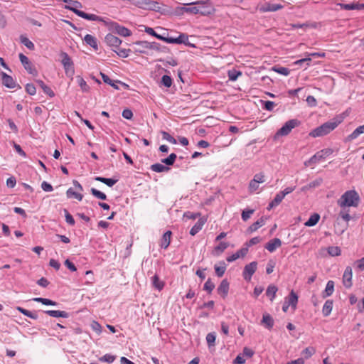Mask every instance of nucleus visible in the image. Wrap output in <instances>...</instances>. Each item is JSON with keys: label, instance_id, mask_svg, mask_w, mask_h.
Segmentation results:
<instances>
[{"label": "nucleus", "instance_id": "f257e3e1", "mask_svg": "<svg viewBox=\"0 0 364 364\" xmlns=\"http://www.w3.org/2000/svg\"><path fill=\"white\" fill-rule=\"evenodd\" d=\"M341 122V120L333 119L311 130L309 136L314 138L326 136L334 130Z\"/></svg>", "mask_w": 364, "mask_h": 364}, {"label": "nucleus", "instance_id": "f03ea898", "mask_svg": "<svg viewBox=\"0 0 364 364\" xmlns=\"http://www.w3.org/2000/svg\"><path fill=\"white\" fill-rule=\"evenodd\" d=\"M360 203V196L354 190L345 192L338 200L341 207H358Z\"/></svg>", "mask_w": 364, "mask_h": 364}, {"label": "nucleus", "instance_id": "7ed1b4c3", "mask_svg": "<svg viewBox=\"0 0 364 364\" xmlns=\"http://www.w3.org/2000/svg\"><path fill=\"white\" fill-rule=\"evenodd\" d=\"M79 8H82V4L77 1H70L68 5L65 6V9L67 10L72 11L78 16L90 21H102V18L95 14H87L82 11L79 10Z\"/></svg>", "mask_w": 364, "mask_h": 364}, {"label": "nucleus", "instance_id": "20e7f679", "mask_svg": "<svg viewBox=\"0 0 364 364\" xmlns=\"http://www.w3.org/2000/svg\"><path fill=\"white\" fill-rule=\"evenodd\" d=\"M60 56L66 76L73 79V75H75V68L73 61L72 60L71 58L68 55V54L65 52H61L60 53Z\"/></svg>", "mask_w": 364, "mask_h": 364}, {"label": "nucleus", "instance_id": "39448f33", "mask_svg": "<svg viewBox=\"0 0 364 364\" xmlns=\"http://www.w3.org/2000/svg\"><path fill=\"white\" fill-rule=\"evenodd\" d=\"M300 124V122L298 119H294L287 121L282 128H280L275 134V137L277 136H287L288 135L292 129L298 127Z\"/></svg>", "mask_w": 364, "mask_h": 364}, {"label": "nucleus", "instance_id": "423d86ee", "mask_svg": "<svg viewBox=\"0 0 364 364\" xmlns=\"http://www.w3.org/2000/svg\"><path fill=\"white\" fill-rule=\"evenodd\" d=\"M333 149L328 148L321 150L318 151L316 154H314L312 157L309 159V161L304 163L306 166H310L311 164H315L320 160L325 159L326 156L332 154Z\"/></svg>", "mask_w": 364, "mask_h": 364}, {"label": "nucleus", "instance_id": "0eeeda50", "mask_svg": "<svg viewBox=\"0 0 364 364\" xmlns=\"http://www.w3.org/2000/svg\"><path fill=\"white\" fill-rule=\"evenodd\" d=\"M248 251H249V245H248V243L246 242L245 244L244 247H242L240 250L237 251L235 254H232V255L228 257L227 261L228 262H232L239 258H242L248 253Z\"/></svg>", "mask_w": 364, "mask_h": 364}, {"label": "nucleus", "instance_id": "6e6552de", "mask_svg": "<svg viewBox=\"0 0 364 364\" xmlns=\"http://www.w3.org/2000/svg\"><path fill=\"white\" fill-rule=\"evenodd\" d=\"M133 5L143 9H150L155 6L156 2L149 0H128Z\"/></svg>", "mask_w": 364, "mask_h": 364}, {"label": "nucleus", "instance_id": "1a4fd4ad", "mask_svg": "<svg viewBox=\"0 0 364 364\" xmlns=\"http://www.w3.org/2000/svg\"><path fill=\"white\" fill-rule=\"evenodd\" d=\"M19 60L21 63H22L24 68L30 73L33 75H36L37 71L33 68L32 63L29 60V59L23 53L19 54Z\"/></svg>", "mask_w": 364, "mask_h": 364}, {"label": "nucleus", "instance_id": "9d476101", "mask_svg": "<svg viewBox=\"0 0 364 364\" xmlns=\"http://www.w3.org/2000/svg\"><path fill=\"white\" fill-rule=\"evenodd\" d=\"M105 41L107 46L117 48L122 43V41L112 33H108L105 38Z\"/></svg>", "mask_w": 364, "mask_h": 364}, {"label": "nucleus", "instance_id": "9b49d317", "mask_svg": "<svg viewBox=\"0 0 364 364\" xmlns=\"http://www.w3.org/2000/svg\"><path fill=\"white\" fill-rule=\"evenodd\" d=\"M1 81L2 84L10 89L15 88L16 86L20 87L18 85H17L13 77L6 73L2 72L1 73Z\"/></svg>", "mask_w": 364, "mask_h": 364}, {"label": "nucleus", "instance_id": "f8f14e48", "mask_svg": "<svg viewBox=\"0 0 364 364\" xmlns=\"http://www.w3.org/2000/svg\"><path fill=\"white\" fill-rule=\"evenodd\" d=\"M352 277L353 272L350 267H347L343 275V283L346 288H350L352 286Z\"/></svg>", "mask_w": 364, "mask_h": 364}, {"label": "nucleus", "instance_id": "ddd939ff", "mask_svg": "<svg viewBox=\"0 0 364 364\" xmlns=\"http://www.w3.org/2000/svg\"><path fill=\"white\" fill-rule=\"evenodd\" d=\"M112 28L115 33L121 36L127 37L132 35V32L129 29L124 26H120L117 23H114L112 24Z\"/></svg>", "mask_w": 364, "mask_h": 364}, {"label": "nucleus", "instance_id": "4468645a", "mask_svg": "<svg viewBox=\"0 0 364 364\" xmlns=\"http://www.w3.org/2000/svg\"><path fill=\"white\" fill-rule=\"evenodd\" d=\"M218 293L223 297L225 298L229 291V282L227 279H223L218 287Z\"/></svg>", "mask_w": 364, "mask_h": 364}, {"label": "nucleus", "instance_id": "2eb2a0df", "mask_svg": "<svg viewBox=\"0 0 364 364\" xmlns=\"http://www.w3.org/2000/svg\"><path fill=\"white\" fill-rule=\"evenodd\" d=\"M172 232L170 230L166 231L162 236L159 245L161 248L167 249L170 245Z\"/></svg>", "mask_w": 364, "mask_h": 364}, {"label": "nucleus", "instance_id": "dca6fc26", "mask_svg": "<svg viewBox=\"0 0 364 364\" xmlns=\"http://www.w3.org/2000/svg\"><path fill=\"white\" fill-rule=\"evenodd\" d=\"M176 13L178 15H183L184 13H189L193 14H198L199 10L196 6L191 7H177L176 8Z\"/></svg>", "mask_w": 364, "mask_h": 364}, {"label": "nucleus", "instance_id": "f3484780", "mask_svg": "<svg viewBox=\"0 0 364 364\" xmlns=\"http://www.w3.org/2000/svg\"><path fill=\"white\" fill-rule=\"evenodd\" d=\"M282 245V241L279 238H274L269 240L265 245V247L271 252Z\"/></svg>", "mask_w": 364, "mask_h": 364}, {"label": "nucleus", "instance_id": "a211bd4d", "mask_svg": "<svg viewBox=\"0 0 364 364\" xmlns=\"http://www.w3.org/2000/svg\"><path fill=\"white\" fill-rule=\"evenodd\" d=\"M274 319L269 314H263L262 320L261 323L264 326L265 328L270 330L274 326Z\"/></svg>", "mask_w": 364, "mask_h": 364}, {"label": "nucleus", "instance_id": "6ab92c4d", "mask_svg": "<svg viewBox=\"0 0 364 364\" xmlns=\"http://www.w3.org/2000/svg\"><path fill=\"white\" fill-rule=\"evenodd\" d=\"M208 1H197L196 2L185 4V5H199V6H196V9L199 10L198 14L202 15H206L209 12L205 10V5L207 4Z\"/></svg>", "mask_w": 364, "mask_h": 364}, {"label": "nucleus", "instance_id": "aec40b11", "mask_svg": "<svg viewBox=\"0 0 364 364\" xmlns=\"http://www.w3.org/2000/svg\"><path fill=\"white\" fill-rule=\"evenodd\" d=\"M151 279L152 285L156 289L160 291L164 289L165 283L159 279L157 274L154 275Z\"/></svg>", "mask_w": 364, "mask_h": 364}, {"label": "nucleus", "instance_id": "412c9836", "mask_svg": "<svg viewBox=\"0 0 364 364\" xmlns=\"http://www.w3.org/2000/svg\"><path fill=\"white\" fill-rule=\"evenodd\" d=\"M364 133V124L356 128L350 135L346 139V141H350L356 139L360 134Z\"/></svg>", "mask_w": 364, "mask_h": 364}, {"label": "nucleus", "instance_id": "4be33fe9", "mask_svg": "<svg viewBox=\"0 0 364 364\" xmlns=\"http://www.w3.org/2000/svg\"><path fill=\"white\" fill-rule=\"evenodd\" d=\"M45 313L47 314L48 315H49L52 317H55V318H58V317L68 318V313H67L66 311H64L48 310V311H46Z\"/></svg>", "mask_w": 364, "mask_h": 364}, {"label": "nucleus", "instance_id": "5701e85b", "mask_svg": "<svg viewBox=\"0 0 364 364\" xmlns=\"http://www.w3.org/2000/svg\"><path fill=\"white\" fill-rule=\"evenodd\" d=\"M287 301L290 304V306H291V308L293 309L294 311L296 310L297 302H298V296L294 292V290L291 291V292L288 296V301Z\"/></svg>", "mask_w": 364, "mask_h": 364}, {"label": "nucleus", "instance_id": "b1692460", "mask_svg": "<svg viewBox=\"0 0 364 364\" xmlns=\"http://www.w3.org/2000/svg\"><path fill=\"white\" fill-rule=\"evenodd\" d=\"M135 44L139 46L135 49V52L145 53L146 50H149V42L148 41H137Z\"/></svg>", "mask_w": 364, "mask_h": 364}, {"label": "nucleus", "instance_id": "393cba45", "mask_svg": "<svg viewBox=\"0 0 364 364\" xmlns=\"http://www.w3.org/2000/svg\"><path fill=\"white\" fill-rule=\"evenodd\" d=\"M320 220V215L318 213H314L309 219L304 223L305 226L312 227L316 225Z\"/></svg>", "mask_w": 364, "mask_h": 364}, {"label": "nucleus", "instance_id": "a878e982", "mask_svg": "<svg viewBox=\"0 0 364 364\" xmlns=\"http://www.w3.org/2000/svg\"><path fill=\"white\" fill-rule=\"evenodd\" d=\"M214 268L217 276L221 277L226 270V264L224 262H220L219 264H215Z\"/></svg>", "mask_w": 364, "mask_h": 364}, {"label": "nucleus", "instance_id": "bb28decb", "mask_svg": "<svg viewBox=\"0 0 364 364\" xmlns=\"http://www.w3.org/2000/svg\"><path fill=\"white\" fill-rule=\"evenodd\" d=\"M36 82L38 84V85L42 88V90H43L44 93H46V95H48V96H50V97H53L55 96V93L54 92L51 90L50 87H49L48 86H47L44 82L43 81L41 80H38L36 81Z\"/></svg>", "mask_w": 364, "mask_h": 364}, {"label": "nucleus", "instance_id": "cd10ccee", "mask_svg": "<svg viewBox=\"0 0 364 364\" xmlns=\"http://www.w3.org/2000/svg\"><path fill=\"white\" fill-rule=\"evenodd\" d=\"M284 198V195L282 194L280 192L277 193L274 198L273 199V200L271 203H269L267 209L270 210L273 207L278 205L282 202Z\"/></svg>", "mask_w": 364, "mask_h": 364}, {"label": "nucleus", "instance_id": "c85d7f7f", "mask_svg": "<svg viewBox=\"0 0 364 364\" xmlns=\"http://www.w3.org/2000/svg\"><path fill=\"white\" fill-rule=\"evenodd\" d=\"M84 41L87 45L90 46L95 49H97V40L93 36L87 34L84 38Z\"/></svg>", "mask_w": 364, "mask_h": 364}, {"label": "nucleus", "instance_id": "c756f323", "mask_svg": "<svg viewBox=\"0 0 364 364\" xmlns=\"http://www.w3.org/2000/svg\"><path fill=\"white\" fill-rule=\"evenodd\" d=\"M228 245H229L227 242H220L218 245H217L214 248V250L213 252V255H216V256L220 255L221 253H223L224 252V250L225 249L228 248Z\"/></svg>", "mask_w": 364, "mask_h": 364}, {"label": "nucleus", "instance_id": "7c9ffc66", "mask_svg": "<svg viewBox=\"0 0 364 364\" xmlns=\"http://www.w3.org/2000/svg\"><path fill=\"white\" fill-rule=\"evenodd\" d=\"M150 168L153 171L157 172V173L166 172V171H169V169H170L168 167L164 166L163 164H161L159 163L152 164Z\"/></svg>", "mask_w": 364, "mask_h": 364}, {"label": "nucleus", "instance_id": "2f4dec72", "mask_svg": "<svg viewBox=\"0 0 364 364\" xmlns=\"http://www.w3.org/2000/svg\"><path fill=\"white\" fill-rule=\"evenodd\" d=\"M284 7L282 4H267L265 6L262 8L263 11H276L279 9H281Z\"/></svg>", "mask_w": 364, "mask_h": 364}, {"label": "nucleus", "instance_id": "473e14b6", "mask_svg": "<svg viewBox=\"0 0 364 364\" xmlns=\"http://www.w3.org/2000/svg\"><path fill=\"white\" fill-rule=\"evenodd\" d=\"M67 196L69 198H75L79 201H81L82 200L83 196L78 192H76L73 190V188H69L66 192Z\"/></svg>", "mask_w": 364, "mask_h": 364}, {"label": "nucleus", "instance_id": "72a5a7b5", "mask_svg": "<svg viewBox=\"0 0 364 364\" xmlns=\"http://www.w3.org/2000/svg\"><path fill=\"white\" fill-rule=\"evenodd\" d=\"M332 309H333V301L327 300L323 306V310H322L323 314L325 316H328L331 314Z\"/></svg>", "mask_w": 364, "mask_h": 364}, {"label": "nucleus", "instance_id": "f704fd0d", "mask_svg": "<svg viewBox=\"0 0 364 364\" xmlns=\"http://www.w3.org/2000/svg\"><path fill=\"white\" fill-rule=\"evenodd\" d=\"M76 80L79 86L80 87L82 92H87L90 90V87L85 82V80L80 75L76 77Z\"/></svg>", "mask_w": 364, "mask_h": 364}, {"label": "nucleus", "instance_id": "c9c22d12", "mask_svg": "<svg viewBox=\"0 0 364 364\" xmlns=\"http://www.w3.org/2000/svg\"><path fill=\"white\" fill-rule=\"evenodd\" d=\"M149 50H154L158 52L165 53L167 50L166 47L160 45L156 42H149Z\"/></svg>", "mask_w": 364, "mask_h": 364}, {"label": "nucleus", "instance_id": "e433bc0d", "mask_svg": "<svg viewBox=\"0 0 364 364\" xmlns=\"http://www.w3.org/2000/svg\"><path fill=\"white\" fill-rule=\"evenodd\" d=\"M277 290V287L274 284H271L267 287L266 294L267 296L269 297L271 301H272L274 299Z\"/></svg>", "mask_w": 364, "mask_h": 364}, {"label": "nucleus", "instance_id": "4c0bfd02", "mask_svg": "<svg viewBox=\"0 0 364 364\" xmlns=\"http://www.w3.org/2000/svg\"><path fill=\"white\" fill-rule=\"evenodd\" d=\"M20 41L21 43L23 44L29 50H33L35 49V46L33 43L27 37L24 36H21Z\"/></svg>", "mask_w": 364, "mask_h": 364}, {"label": "nucleus", "instance_id": "58836bf2", "mask_svg": "<svg viewBox=\"0 0 364 364\" xmlns=\"http://www.w3.org/2000/svg\"><path fill=\"white\" fill-rule=\"evenodd\" d=\"M95 180L106 184L109 187L113 186L117 183V180H114L112 178H104V177H101V176L96 177Z\"/></svg>", "mask_w": 364, "mask_h": 364}, {"label": "nucleus", "instance_id": "ea45409f", "mask_svg": "<svg viewBox=\"0 0 364 364\" xmlns=\"http://www.w3.org/2000/svg\"><path fill=\"white\" fill-rule=\"evenodd\" d=\"M16 310L18 311L19 312H21V314H23V315L29 317V318H31L33 319H37L38 318V316L37 314H33L32 313L31 311L27 310V309H25L21 306H17L16 307Z\"/></svg>", "mask_w": 364, "mask_h": 364}, {"label": "nucleus", "instance_id": "a19ab883", "mask_svg": "<svg viewBox=\"0 0 364 364\" xmlns=\"http://www.w3.org/2000/svg\"><path fill=\"white\" fill-rule=\"evenodd\" d=\"M326 250H327L328 255L332 257L339 256L341 253V250L340 247L338 246L328 247Z\"/></svg>", "mask_w": 364, "mask_h": 364}, {"label": "nucleus", "instance_id": "79ce46f5", "mask_svg": "<svg viewBox=\"0 0 364 364\" xmlns=\"http://www.w3.org/2000/svg\"><path fill=\"white\" fill-rule=\"evenodd\" d=\"M241 75H242V73L235 69L230 70L228 73L229 80L231 81L236 80L238 78V77L240 76Z\"/></svg>", "mask_w": 364, "mask_h": 364}, {"label": "nucleus", "instance_id": "37998d69", "mask_svg": "<svg viewBox=\"0 0 364 364\" xmlns=\"http://www.w3.org/2000/svg\"><path fill=\"white\" fill-rule=\"evenodd\" d=\"M35 301L41 303L43 305H50V306H55L56 302L53 301L50 299H46V298H41V297H36L33 299Z\"/></svg>", "mask_w": 364, "mask_h": 364}, {"label": "nucleus", "instance_id": "c03bdc74", "mask_svg": "<svg viewBox=\"0 0 364 364\" xmlns=\"http://www.w3.org/2000/svg\"><path fill=\"white\" fill-rule=\"evenodd\" d=\"M204 223L201 220H198L194 226L191 229L190 234L191 235H195L198 233L203 228Z\"/></svg>", "mask_w": 364, "mask_h": 364}, {"label": "nucleus", "instance_id": "a18cd8bd", "mask_svg": "<svg viewBox=\"0 0 364 364\" xmlns=\"http://www.w3.org/2000/svg\"><path fill=\"white\" fill-rule=\"evenodd\" d=\"M334 290V282L333 281H328L326 289H325V295H323V297L329 296H331Z\"/></svg>", "mask_w": 364, "mask_h": 364}, {"label": "nucleus", "instance_id": "49530a36", "mask_svg": "<svg viewBox=\"0 0 364 364\" xmlns=\"http://www.w3.org/2000/svg\"><path fill=\"white\" fill-rule=\"evenodd\" d=\"M272 70L283 75H288L290 73L289 70L284 67L274 66Z\"/></svg>", "mask_w": 364, "mask_h": 364}, {"label": "nucleus", "instance_id": "de8ad7c7", "mask_svg": "<svg viewBox=\"0 0 364 364\" xmlns=\"http://www.w3.org/2000/svg\"><path fill=\"white\" fill-rule=\"evenodd\" d=\"M116 359V357L114 355H112L111 354H105V355L100 357L99 358V360L102 363H113L114 360Z\"/></svg>", "mask_w": 364, "mask_h": 364}, {"label": "nucleus", "instance_id": "09e8293b", "mask_svg": "<svg viewBox=\"0 0 364 364\" xmlns=\"http://www.w3.org/2000/svg\"><path fill=\"white\" fill-rule=\"evenodd\" d=\"M176 157V154L172 153L166 159H162L161 161L168 166H171L174 164Z\"/></svg>", "mask_w": 364, "mask_h": 364}, {"label": "nucleus", "instance_id": "8fccbe9b", "mask_svg": "<svg viewBox=\"0 0 364 364\" xmlns=\"http://www.w3.org/2000/svg\"><path fill=\"white\" fill-rule=\"evenodd\" d=\"M91 193L94 196H95L96 198H97L99 199H101V200L107 199V196L104 193H102L94 188H91Z\"/></svg>", "mask_w": 364, "mask_h": 364}, {"label": "nucleus", "instance_id": "3c124183", "mask_svg": "<svg viewBox=\"0 0 364 364\" xmlns=\"http://www.w3.org/2000/svg\"><path fill=\"white\" fill-rule=\"evenodd\" d=\"M316 353V349L314 347L306 348L302 354L304 355L305 358H309Z\"/></svg>", "mask_w": 364, "mask_h": 364}, {"label": "nucleus", "instance_id": "603ef678", "mask_svg": "<svg viewBox=\"0 0 364 364\" xmlns=\"http://www.w3.org/2000/svg\"><path fill=\"white\" fill-rule=\"evenodd\" d=\"M215 288V284L214 283L211 281L210 279H208L205 283L204 284V290L207 291L208 293H211L212 291Z\"/></svg>", "mask_w": 364, "mask_h": 364}, {"label": "nucleus", "instance_id": "864d4df0", "mask_svg": "<svg viewBox=\"0 0 364 364\" xmlns=\"http://www.w3.org/2000/svg\"><path fill=\"white\" fill-rule=\"evenodd\" d=\"M258 101L264 105V108L268 111H272L274 107V102L272 101H263L262 100H258Z\"/></svg>", "mask_w": 364, "mask_h": 364}, {"label": "nucleus", "instance_id": "5fc2aeb1", "mask_svg": "<svg viewBox=\"0 0 364 364\" xmlns=\"http://www.w3.org/2000/svg\"><path fill=\"white\" fill-rule=\"evenodd\" d=\"M114 52L117 53V54L122 58H127L129 55V53H130V49H125V48H120L118 49V50L113 49Z\"/></svg>", "mask_w": 364, "mask_h": 364}, {"label": "nucleus", "instance_id": "6e6d98bb", "mask_svg": "<svg viewBox=\"0 0 364 364\" xmlns=\"http://www.w3.org/2000/svg\"><path fill=\"white\" fill-rule=\"evenodd\" d=\"M161 134H162V138L168 141V142H170L173 144H176L177 143L176 140L172 136H171L168 132H162Z\"/></svg>", "mask_w": 364, "mask_h": 364}, {"label": "nucleus", "instance_id": "4d7b16f0", "mask_svg": "<svg viewBox=\"0 0 364 364\" xmlns=\"http://www.w3.org/2000/svg\"><path fill=\"white\" fill-rule=\"evenodd\" d=\"M92 329L96 332L98 335H100L102 332V326L97 322V321H93L92 323H91V325H90Z\"/></svg>", "mask_w": 364, "mask_h": 364}, {"label": "nucleus", "instance_id": "13d9d810", "mask_svg": "<svg viewBox=\"0 0 364 364\" xmlns=\"http://www.w3.org/2000/svg\"><path fill=\"white\" fill-rule=\"evenodd\" d=\"M215 334L214 333H209L206 336V341L209 346H213L215 341Z\"/></svg>", "mask_w": 364, "mask_h": 364}, {"label": "nucleus", "instance_id": "bf43d9fd", "mask_svg": "<svg viewBox=\"0 0 364 364\" xmlns=\"http://www.w3.org/2000/svg\"><path fill=\"white\" fill-rule=\"evenodd\" d=\"M161 83L166 87H170L172 85V79L168 75H164L161 78Z\"/></svg>", "mask_w": 364, "mask_h": 364}, {"label": "nucleus", "instance_id": "052dcab7", "mask_svg": "<svg viewBox=\"0 0 364 364\" xmlns=\"http://www.w3.org/2000/svg\"><path fill=\"white\" fill-rule=\"evenodd\" d=\"M25 89L26 92L31 95H34L36 92V87L31 83L26 84Z\"/></svg>", "mask_w": 364, "mask_h": 364}, {"label": "nucleus", "instance_id": "680f3d73", "mask_svg": "<svg viewBox=\"0 0 364 364\" xmlns=\"http://www.w3.org/2000/svg\"><path fill=\"white\" fill-rule=\"evenodd\" d=\"M342 9L345 10H356V3L352 4H338Z\"/></svg>", "mask_w": 364, "mask_h": 364}, {"label": "nucleus", "instance_id": "e2e57ef3", "mask_svg": "<svg viewBox=\"0 0 364 364\" xmlns=\"http://www.w3.org/2000/svg\"><path fill=\"white\" fill-rule=\"evenodd\" d=\"M182 37H184V36L181 35L178 38H176L166 37L164 41L169 43H181L183 42V40L181 39Z\"/></svg>", "mask_w": 364, "mask_h": 364}, {"label": "nucleus", "instance_id": "0e129e2a", "mask_svg": "<svg viewBox=\"0 0 364 364\" xmlns=\"http://www.w3.org/2000/svg\"><path fill=\"white\" fill-rule=\"evenodd\" d=\"M275 265H276V262L274 260L270 259L268 262L267 268H266V272L267 274H270L271 273L273 272Z\"/></svg>", "mask_w": 364, "mask_h": 364}, {"label": "nucleus", "instance_id": "69168bd1", "mask_svg": "<svg viewBox=\"0 0 364 364\" xmlns=\"http://www.w3.org/2000/svg\"><path fill=\"white\" fill-rule=\"evenodd\" d=\"M340 225H341V223L338 220L334 224V232L338 235H341L344 232L345 228H340Z\"/></svg>", "mask_w": 364, "mask_h": 364}, {"label": "nucleus", "instance_id": "338daca9", "mask_svg": "<svg viewBox=\"0 0 364 364\" xmlns=\"http://www.w3.org/2000/svg\"><path fill=\"white\" fill-rule=\"evenodd\" d=\"M64 212H65V221L70 225H74L75 220L73 219V216L69 213V212L67 210H64Z\"/></svg>", "mask_w": 364, "mask_h": 364}, {"label": "nucleus", "instance_id": "774afa93", "mask_svg": "<svg viewBox=\"0 0 364 364\" xmlns=\"http://www.w3.org/2000/svg\"><path fill=\"white\" fill-rule=\"evenodd\" d=\"M255 183H264V175L263 173H259L258 174H256L254 176V178L252 180Z\"/></svg>", "mask_w": 364, "mask_h": 364}]
</instances>
